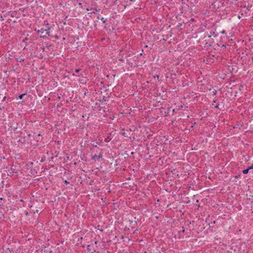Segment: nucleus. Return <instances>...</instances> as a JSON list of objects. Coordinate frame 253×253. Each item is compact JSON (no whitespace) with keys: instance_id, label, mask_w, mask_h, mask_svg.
I'll return each instance as SVG.
<instances>
[{"instance_id":"f257e3e1","label":"nucleus","mask_w":253,"mask_h":253,"mask_svg":"<svg viewBox=\"0 0 253 253\" xmlns=\"http://www.w3.org/2000/svg\"><path fill=\"white\" fill-rule=\"evenodd\" d=\"M49 30H50V27L48 25V24L47 23L46 24V28L45 29H43L42 28L41 30H38V32H41L42 34L45 33L47 35H49Z\"/></svg>"},{"instance_id":"f03ea898","label":"nucleus","mask_w":253,"mask_h":253,"mask_svg":"<svg viewBox=\"0 0 253 253\" xmlns=\"http://www.w3.org/2000/svg\"><path fill=\"white\" fill-rule=\"evenodd\" d=\"M101 156H102V155H101V154H99V155H98V156L94 155L92 157V158L93 159L96 160L97 159H99L101 157Z\"/></svg>"},{"instance_id":"7ed1b4c3","label":"nucleus","mask_w":253,"mask_h":253,"mask_svg":"<svg viewBox=\"0 0 253 253\" xmlns=\"http://www.w3.org/2000/svg\"><path fill=\"white\" fill-rule=\"evenodd\" d=\"M251 169L250 168V167H249L248 169H244L243 171V172L244 174H247L249 172V170L250 169Z\"/></svg>"},{"instance_id":"20e7f679","label":"nucleus","mask_w":253,"mask_h":253,"mask_svg":"<svg viewBox=\"0 0 253 253\" xmlns=\"http://www.w3.org/2000/svg\"><path fill=\"white\" fill-rule=\"evenodd\" d=\"M24 95H25V94H23L20 95L19 96V99H22V98H23V97Z\"/></svg>"},{"instance_id":"39448f33","label":"nucleus","mask_w":253,"mask_h":253,"mask_svg":"<svg viewBox=\"0 0 253 253\" xmlns=\"http://www.w3.org/2000/svg\"><path fill=\"white\" fill-rule=\"evenodd\" d=\"M80 69H77L75 71H76V73H78L80 71Z\"/></svg>"},{"instance_id":"423d86ee","label":"nucleus","mask_w":253,"mask_h":253,"mask_svg":"<svg viewBox=\"0 0 253 253\" xmlns=\"http://www.w3.org/2000/svg\"><path fill=\"white\" fill-rule=\"evenodd\" d=\"M250 168H251V169H253V164L252 165V166H250Z\"/></svg>"},{"instance_id":"0eeeda50","label":"nucleus","mask_w":253,"mask_h":253,"mask_svg":"<svg viewBox=\"0 0 253 253\" xmlns=\"http://www.w3.org/2000/svg\"><path fill=\"white\" fill-rule=\"evenodd\" d=\"M222 33H223V34L225 33V31H222Z\"/></svg>"}]
</instances>
